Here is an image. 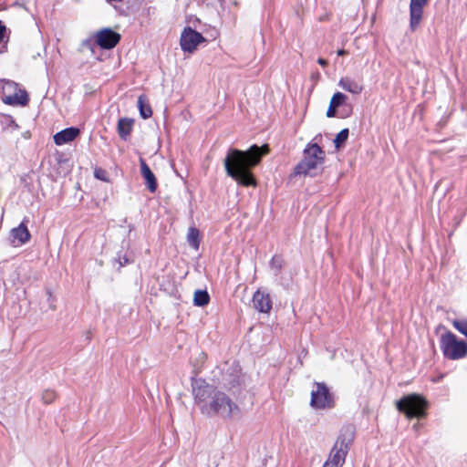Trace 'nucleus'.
Segmentation results:
<instances>
[{"mask_svg": "<svg viewBox=\"0 0 467 467\" xmlns=\"http://www.w3.org/2000/svg\"><path fill=\"white\" fill-rule=\"evenodd\" d=\"M194 401L206 416L230 419L240 412V408L227 394L202 379L192 383Z\"/></svg>", "mask_w": 467, "mask_h": 467, "instance_id": "nucleus-1", "label": "nucleus"}, {"mask_svg": "<svg viewBox=\"0 0 467 467\" xmlns=\"http://www.w3.org/2000/svg\"><path fill=\"white\" fill-rule=\"evenodd\" d=\"M268 151L267 145L261 147L253 145L245 151L235 149L229 150L224 159V168L227 175L240 185L245 187L255 186L256 181L249 168L257 165L262 157L267 154Z\"/></svg>", "mask_w": 467, "mask_h": 467, "instance_id": "nucleus-2", "label": "nucleus"}, {"mask_svg": "<svg viewBox=\"0 0 467 467\" xmlns=\"http://www.w3.org/2000/svg\"><path fill=\"white\" fill-rule=\"evenodd\" d=\"M353 440V428L342 429L323 467H342Z\"/></svg>", "mask_w": 467, "mask_h": 467, "instance_id": "nucleus-3", "label": "nucleus"}, {"mask_svg": "<svg viewBox=\"0 0 467 467\" xmlns=\"http://www.w3.org/2000/svg\"><path fill=\"white\" fill-rule=\"evenodd\" d=\"M325 152L316 143L309 144L304 150L303 160L296 166L294 173L296 175L317 174V169L324 162Z\"/></svg>", "mask_w": 467, "mask_h": 467, "instance_id": "nucleus-4", "label": "nucleus"}, {"mask_svg": "<svg viewBox=\"0 0 467 467\" xmlns=\"http://www.w3.org/2000/svg\"><path fill=\"white\" fill-rule=\"evenodd\" d=\"M440 347L444 357L451 360L462 358L467 355V343L459 340L451 331L441 336Z\"/></svg>", "mask_w": 467, "mask_h": 467, "instance_id": "nucleus-5", "label": "nucleus"}, {"mask_svg": "<svg viewBox=\"0 0 467 467\" xmlns=\"http://www.w3.org/2000/svg\"><path fill=\"white\" fill-rule=\"evenodd\" d=\"M427 405V400L418 394L407 395L396 402L397 409L409 419L424 417Z\"/></svg>", "mask_w": 467, "mask_h": 467, "instance_id": "nucleus-6", "label": "nucleus"}, {"mask_svg": "<svg viewBox=\"0 0 467 467\" xmlns=\"http://www.w3.org/2000/svg\"><path fill=\"white\" fill-rule=\"evenodd\" d=\"M333 397L327 387L323 383H315L311 390L310 405L317 409H327L333 406Z\"/></svg>", "mask_w": 467, "mask_h": 467, "instance_id": "nucleus-7", "label": "nucleus"}, {"mask_svg": "<svg viewBox=\"0 0 467 467\" xmlns=\"http://www.w3.org/2000/svg\"><path fill=\"white\" fill-rule=\"evenodd\" d=\"M205 42L204 36L188 26L181 34L180 46L183 52L193 53L201 43Z\"/></svg>", "mask_w": 467, "mask_h": 467, "instance_id": "nucleus-8", "label": "nucleus"}, {"mask_svg": "<svg viewBox=\"0 0 467 467\" xmlns=\"http://www.w3.org/2000/svg\"><path fill=\"white\" fill-rule=\"evenodd\" d=\"M120 40V35L110 28H103L95 34L96 43L103 49L115 47Z\"/></svg>", "mask_w": 467, "mask_h": 467, "instance_id": "nucleus-9", "label": "nucleus"}, {"mask_svg": "<svg viewBox=\"0 0 467 467\" xmlns=\"http://www.w3.org/2000/svg\"><path fill=\"white\" fill-rule=\"evenodd\" d=\"M253 307L264 314H269L272 310L273 302L269 293L265 289H257L252 298Z\"/></svg>", "mask_w": 467, "mask_h": 467, "instance_id": "nucleus-10", "label": "nucleus"}, {"mask_svg": "<svg viewBox=\"0 0 467 467\" xmlns=\"http://www.w3.org/2000/svg\"><path fill=\"white\" fill-rule=\"evenodd\" d=\"M429 0H410V27L416 30L420 24L423 16V8Z\"/></svg>", "mask_w": 467, "mask_h": 467, "instance_id": "nucleus-11", "label": "nucleus"}, {"mask_svg": "<svg viewBox=\"0 0 467 467\" xmlns=\"http://www.w3.org/2000/svg\"><path fill=\"white\" fill-rule=\"evenodd\" d=\"M343 90L353 95H359L364 90V85L361 79H356L350 76L342 77L337 83Z\"/></svg>", "mask_w": 467, "mask_h": 467, "instance_id": "nucleus-12", "label": "nucleus"}, {"mask_svg": "<svg viewBox=\"0 0 467 467\" xmlns=\"http://www.w3.org/2000/svg\"><path fill=\"white\" fill-rule=\"evenodd\" d=\"M80 133L79 129L70 127L60 130L54 135V142L57 146L73 141Z\"/></svg>", "mask_w": 467, "mask_h": 467, "instance_id": "nucleus-13", "label": "nucleus"}, {"mask_svg": "<svg viewBox=\"0 0 467 467\" xmlns=\"http://www.w3.org/2000/svg\"><path fill=\"white\" fill-rule=\"evenodd\" d=\"M2 101L10 106H26L28 102V96L26 90L17 88L13 94L3 97Z\"/></svg>", "mask_w": 467, "mask_h": 467, "instance_id": "nucleus-14", "label": "nucleus"}, {"mask_svg": "<svg viewBox=\"0 0 467 467\" xmlns=\"http://www.w3.org/2000/svg\"><path fill=\"white\" fill-rule=\"evenodd\" d=\"M12 243L14 245H21L29 241L30 234L27 227L22 223L11 231Z\"/></svg>", "mask_w": 467, "mask_h": 467, "instance_id": "nucleus-15", "label": "nucleus"}, {"mask_svg": "<svg viewBox=\"0 0 467 467\" xmlns=\"http://www.w3.org/2000/svg\"><path fill=\"white\" fill-rule=\"evenodd\" d=\"M140 172H141L142 177L145 180L147 188L149 189V191L150 192H154L157 189V182H156L155 175L153 174V172L151 171V170L150 169V167L147 165V163L145 162V161L143 159L140 160Z\"/></svg>", "mask_w": 467, "mask_h": 467, "instance_id": "nucleus-16", "label": "nucleus"}, {"mask_svg": "<svg viewBox=\"0 0 467 467\" xmlns=\"http://www.w3.org/2000/svg\"><path fill=\"white\" fill-rule=\"evenodd\" d=\"M133 119L129 118H122L119 119L118 121V133L119 137L126 140L128 137L130 136L132 127H133Z\"/></svg>", "mask_w": 467, "mask_h": 467, "instance_id": "nucleus-17", "label": "nucleus"}, {"mask_svg": "<svg viewBox=\"0 0 467 467\" xmlns=\"http://www.w3.org/2000/svg\"><path fill=\"white\" fill-rule=\"evenodd\" d=\"M187 242L194 250H198L201 243L200 232L195 227H190L187 233Z\"/></svg>", "mask_w": 467, "mask_h": 467, "instance_id": "nucleus-18", "label": "nucleus"}, {"mask_svg": "<svg viewBox=\"0 0 467 467\" xmlns=\"http://www.w3.org/2000/svg\"><path fill=\"white\" fill-rule=\"evenodd\" d=\"M210 296L206 290H196L193 296V304L197 306H205L209 304Z\"/></svg>", "mask_w": 467, "mask_h": 467, "instance_id": "nucleus-19", "label": "nucleus"}, {"mask_svg": "<svg viewBox=\"0 0 467 467\" xmlns=\"http://www.w3.org/2000/svg\"><path fill=\"white\" fill-rule=\"evenodd\" d=\"M138 107L140 109V114L143 119H148L152 115V110L150 107L146 103V99L144 96H140L138 99Z\"/></svg>", "mask_w": 467, "mask_h": 467, "instance_id": "nucleus-20", "label": "nucleus"}, {"mask_svg": "<svg viewBox=\"0 0 467 467\" xmlns=\"http://www.w3.org/2000/svg\"><path fill=\"white\" fill-rule=\"evenodd\" d=\"M3 97L13 94L18 88V85L12 80H1Z\"/></svg>", "mask_w": 467, "mask_h": 467, "instance_id": "nucleus-21", "label": "nucleus"}, {"mask_svg": "<svg viewBox=\"0 0 467 467\" xmlns=\"http://www.w3.org/2000/svg\"><path fill=\"white\" fill-rule=\"evenodd\" d=\"M347 99H348V97L344 93L336 92L332 96L329 104L337 109L339 106H341L342 104H344L346 102Z\"/></svg>", "mask_w": 467, "mask_h": 467, "instance_id": "nucleus-22", "label": "nucleus"}, {"mask_svg": "<svg viewBox=\"0 0 467 467\" xmlns=\"http://www.w3.org/2000/svg\"><path fill=\"white\" fill-rule=\"evenodd\" d=\"M348 129H343L340 130L334 140V144L337 149L340 148L342 144L346 142L348 138Z\"/></svg>", "mask_w": 467, "mask_h": 467, "instance_id": "nucleus-23", "label": "nucleus"}, {"mask_svg": "<svg viewBox=\"0 0 467 467\" xmlns=\"http://www.w3.org/2000/svg\"><path fill=\"white\" fill-rule=\"evenodd\" d=\"M270 266L273 270H275V275L279 274L283 266V259L277 255L273 256L270 262Z\"/></svg>", "mask_w": 467, "mask_h": 467, "instance_id": "nucleus-24", "label": "nucleus"}, {"mask_svg": "<svg viewBox=\"0 0 467 467\" xmlns=\"http://www.w3.org/2000/svg\"><path fill=\"white\" fill-rule=\"evenodd\" d=\"M57 398V394L54 390L51 389H46L42 393V400L46 404L52 403Z\"/></svg>", "mask_w": 467, "mask_h": 467, "instance_id": "nucleus-25", "label": "nucleus"}, {"mask_svg": "<svg viewBox=\"0 0 467 467\" xmlns=\"http://www.w3.org/2000/svg\"><path fill=\"white\" fill-rule=\"evenodd\" d=\"M452 325L460 333L467 337V320H453Z\"/></svg>", "mask_w": 467, "mask_h": 467, "instance_id": "nucleus-26", "label": "nucleus"}, {"mask_svg": "<svg viewBox=\"0 0 467 467\" xmlns=\"http://www.w3.org/2000/svg\"><path fill=\"white\" fill-rule=\"evenodd\" d=\"M336 115H337V108H335L329 104L328 109L327 110V117L333 118V117H336Z\"/></svg>", "mask_w": 467, "mask_h": 467, "instance_id": "nucleus-27", "label": "nucleus"}, {"mask_svg": "<svg viewBox=\"0 0 467 467\" xmlns=\"http://www.w3.org/2000/svg\"><path fill=\"white\" fill-rule=\"evenodd\" d=\"M5 35V26L0 21V43L4 40Z\"/></svg>", "mask_w": 467, "mask_h": 467, "instance_id": "nucleus-28", "label": "nucleus"}, {"mask_svg": "<svg viewBox=\"0 0 467 467\" xmlns=\"http://www.w3.org/2000/svg\"><path fill=\"white\" fill-rule=\"evenodd\" d=\"M104 174V171L102 170H96L95 171V177L99 179V180H102V181H106L105 177L103 176Z\"/></svg>", "mask_w": 467, "mask_h": 467, "instance_id": "nucleus-29", "label": "nucleus"}, {"mask_svg": "<svg viewBox=\"0 0 467 467\" xmlns=\"http://www.w3.org/2000/svg\"><path fill=\"white\" fill-rule=\"evenodd\" d=\"M317 63L322 67H326L327 65V60H325L324 58H318Z\"/></svg>", "mask_w": 467, "mask_h": 467, "instance_id": "nucleus-30", "label": "nucleus"}, {"mask_svg": "<svg viewBox=\"0 0 467 467\" xmlns=\"http://www.w3.org/2000/svg\"><path fill=\"white\" fill-rule=\"evenodd\" d=\"M345 54H347V51H346V50H344V49H339V50L337 51V55H338V56H343V55H345Z\"/></svg>", "mask_w": 467, "mask_h": 467, "instance_id": "nucleus-31", "label": "nucleus"}, {"mask_svg": "<svg viewBox=\"0 0 467 467\" xmlns=\"http://www.w3.org/2000/svg\"><path fill=\"white\" fill-rule=\"evenodd\" d=\"M83 46H87L88 47H89L90 49H92V47H91V45H90L89 41H84V42H83Z\"/></svg>", "mask_w": 467, "mask_h": 467, "instance_id": "nucleus-32", "label": "nucleus"}, {"mask_svg": "<svg viewBox=\"0 0 467 467\" xmlns=\"http://www.w3.org/2000/svg\"><path fill=\"white\" fill-rule=\"evenodd\" d=\"M200 356H201L202 358H205V354L204 353L201 352Z\"/></svg>", "mask_w": 467, "mask_h": 467, "instance_id": "nucleus-33", "label": "nucleus"}, {"mask_svg": "<svg viewBox=\"0 0 467 467\" xmlns=\"http://www.w3.org/2000/svg\"><path fill=\"white\" fill-rule=\"evenodd\" d=\"M122 262L127 263V262H128V259H126V258H125V259H122Z\"/></svg>", "mask_w": 467, "mask_h": 467, "instance_id": "nucleus-34", "label": "nucleus"}, {"mask_svg": "<svg viewBox=\"0 0 467 467\" xmlns=\"http://www.w3.org/2000/svg\"><path fill=\"white\" fill-rule=\"evenodd\" d=\"M122 262L127 263V262H128V259H126V258H125V259H122Z\"/></svg>", "mask_w": 467, "mask_h": 467, "instance_id": "nucleus-35", "label": "nucleus"}]
</instances>
